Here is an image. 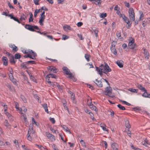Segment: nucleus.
<instances>
[{
  "label": "nucleus",
  "instance_id": "obj_1",
  "mask_svg": "<svg viewBox=\"0 0 150 150\" xmlns=\"http://www.w3.org/2000/svg\"><path fill=\"white\" fill-rule=\"evenodd\" d=\"M96 70L102 77H104L103 73L105 74L108 76H109L108 72H110L111 69L107 64L101 65L99 67H96Z\"/></svg>",
  "mask_w": 150,
  "mask_h": 150
},
{
  "label": "nucleus",
  "instance_id": "obj_2",
  "mask_svg": "<svg viewBox=\"0 0 150 150\" xmlns=\"http://www.w3.org/2000/svg\"><path fill=\"white\" fill-rule=\"evenodd\" d=\"M63 70L64 73L68 75V77L69 79L72 80L74 81H76V79L73 76L69 69L66 67H64L63 68Z\"/></svg>",
  "mask_w": 150,
  "mask_h": 150
},
{
  "label": "nucleus",
  "instance_id": "obj_3",
  "mask_svg": "<svg viewBox=\"0 0 150 150\" xmlns=\"http://www.w3.org/2000/svg\"><path fill=\"white\" fill-rule=\"evenodd\" d=\"M128 13L130 19L132 21H134L135 20V13L132 8H129L128 11Z\"/></svg>",
  "mask_w": 150,
  "mask_h": 150
},
{
  "label": "nucleus",
  "instance_id": "obj_4",
  "mask_svg": "<svg viewBox=\"0 0 150 150\" xmlns=\"http://www.w3.org/2000/svg\"><path fill=\"white\" fill-rule=\"evenodd\" d=\"M128 46L130 49H134L137 47V45L134 42V39L132 37L129 39V42L128 44Z\"/></svg>",
  "mask_w": 150,
  "mask_h": 150
},
{
  "label": "nucleus",
  "instance_id": "obj_5",
  "mask_svg": "<svg viewBox=\"0 0 150 150\" xmlns=\"http://www.w3.org/2000/svg\"><path fill=\"white\" fill-rule=\"evenodd\" d=\"M25 28L31 31H35L34 29L37 30L39 29V27L36 25H32L29 24H26L25 26Z\"/></svg>",
  "mask_w": 150,
  "mask_h": 150
},
{
  "label": "nucleus",
  "instance_id": "obj_6",
  "mask_svg": "<svg viewBox=\"0 0 150 150\" xmlns=\"http://www.w3.org/2000/svg\"><path fill=\"white\" fill-rule=\"evenodd\" d=\"M112 89L110 86L107 87L105 91L103 92L104 94L107 96H108L110 97H113V96L111 95Z\"/></svg>",
  "mask_w": 150,
  "mask_h": 150
},
{
  "label": "nucleus",
  "instance_id": "obj_7",
  "mask_svg": "<svg viewBox=\"0 0 150 150\" xmlns=\"http://www.w3.org/2000/svg\"><path fill=\"white\" fill-rule=\"evenodd\" d=\"M45 11H43L40 14V17L39 21V23L41 25H43V22L45 18Z\"/></svg>",
  "mask_w": 150,
  "mask_h": 150
},
{
  "label": "nucleus",
  "instance_id": "obj_8",
  "mask_svg": "<svg viewBox=\"0 0 150 150\" xmlns=\"http://www.w3.org/2000/svg\"><path fill=\"white\" fill-rule=\"evenodd\" d=\"M46 135L48 139L50 140L52 142H54L55 140V136L49 132H46Z\"/></svg>",
  "mask_w": 150,
  "mask_h": 150
},
{
  "label": "nucleus",
  "instance_id": "obj_9",
  "mask_svg": "<svg viewBox=\"0 0 150 150\" xmlns=\"http://www.w3.org/2000/svg\"><path fill=\"white\" fill-rule=\"evenodd\" d=\"M30 132V129H29L28 130V134H27V139L29 141H31L32 140V138L34 137H32L31 135V133Z\"/></svg>",
  "mask_w": 150,
  "mask_h": 150
},
{
  "label": "nucleus",
  "instance_id": "obj_10",
  "mask_svg": "<svg viewBox=\"0 0 150 150\" xmlns=\"http://www.w3.org/2000/svg\"><path fill=\"white\" fill-rule=\"evenodd\" d=\"M142 50L144 52V54L145 58L147 59H149V54L146 49L145 48H142Z\"/></svg>",
  "mask_w": 150,
  "mask_h": 150
},
{
  "label": "nucleus",
  "instance_id": "obj_11",
  "mask_svg": "<svg viewBox=\"0 0 150 150\" xmlns=\"http://www.w3.org/2000/svg\"><path fill=\"white\" fill-rule=\"evenodd\" d=\"M15 107L17 109V110H18L20 111V113L21 114H23L22 109L21 108H19V104L17 102H15Z\"/></svg>",
  "mask_w": 150,
  "mask_h": 150
},
{
  "label": "nucleus",
  "instance_id": "obj_12",
  "mask_svg": "<svg viewBox=\"0 0 150 150\" xmlns=\"http://www.w3.org/2000/svg\"><path fill=\"white\" fill-rule=\"evenodd\" d=\"M13 74H8L9 76L10 80L14 84L16 83V80L14 79L13 75Z\"/></svg>",
  "mask_w": 150,
  "mask_h": 150
},
{
  "label": "nucleus",
  "instance_id": "obj_13",
  "mask_svg": "<svg viewBox=\"0 0 150 150\" xmlns=\"http://www.w3.org/2000/svg\"><path fill=\"white\" fill-rule=\"evenodd\" d=\"M114 9L116 11V13L120 17L122 15V14L119 11L120 8H119L118 5H116L115 6Z\"/></svg>",
  "mask_w": 150,
  "mask_h": 150
},
{
  "label": "nucleus",
  "instance_id": "obj_14",
  "mask_svg": "<svg viewBox=\"0 0 150 150\" xmlns=\"http://www.w3.org/2000/svg\"><path fill=\"white\" fill-rule=\"evenodd\" d=\"M29 53L30 54L31 57V58L35 59V57L36 56L37 54H36L33 52L32 50H30V51H29Z\"/></svg>",
  "mask_w": 150,
  "mask_h": 150
},
{
  "label": "nucleus",
  "instance_id": "obj_15",
  "mask_svg": "<svg viewBox=\"0 0 150 150\" xmlns=\"http://www.w3.org/2000/svg\"><path fill=\"white\" fill-rule=\"evenodd\" d=\"M111 147L113 150H118L119 146L116 143H113L111 144Z\"/></svg>",
  "mask_w": 150,
  "mask_h": 150
},
{
  "label": "nucleus",
  "instance_id": "obj_16",
  "mask_svg": "<svg viewBox=\"0 0 150 150\" xmlns=\"http://www.w3.org/2000/svg\"><path fill=\"white\" fill-rule=\"evenodd\" d=\"M94 82L99 87H101L103 86V84L102 82L99 80H98L96 79L95 81H94Z\"/></svg>",
  "mask_w": 150,
  "mask_h": 150
},
{
  "label": "nucleus",
  "instance_id": "obj_17",
  "mask_svg": "<svg viewBox=\"0 0 150 150\" xmlns=\"http://www.w3.org/2000/svg\"><path fill=\"white\" fill-rule=\"evenodd\" d=\"M1 105L3 107L4 113H6V112H8L7 111L8 108L7 105L6 104L3 103H1Z\"/></svg>",
  "mask_w": 150,
  "mask_h": 150
},
{
  "label": "nucleus",
  "instance_id": "obj_18",
  "mask_svg": "<svg viewBox=\"0 0 150 150\" xmlns=\"http://www.w3.org/2000/svg\"><path fill=\"white\" fill-rule=\"evenodd\" d=\"M2 61L3 64L5 66H7L8 65V60L7 58L5 57H2Z\"/></svg>",
  "mask_w": 150,
  "mask_h": 150
},
{
  "label": "nucleus",
  "instance_id": "obj_19",
  "mask_svg": "<svg viewBox=\"0 0 150 150\" xmlns=\"http://www.w3.org/2000/svg\"><path fill=\"white\" fill-rule=\"evenodd\" d=\"M48 69V70H49L54 73H56L57 72V69L54 67H49Z\"/></svg>",
  "mask_w": 150,
  "mask_h": 150
},
{
  "label": "nucleus",
  "instance_id": "obj_20",
  "mask_svg": "<svg viewBox=\"0 0 150 150\" xmlns=\"http://www.w3.org/2000/svg\"><path fill=\"white\" fill-rule=\"evenodd\" d=\"M21 119L23 122H25L27 121V119L26 117V115L23 113L21 114Z\"/></svg>",
  "mask_w": 150,
  "mask_h": 150
},
{
  "label": "nucleus",
  "instance_id": "obj_21",
  "mask_svg": "<svg viewBox=\"0 0 150 150\" xmlns=\"http://www.w3.org/2000/svg\"><path fill=\"white\" fill-rule=\"evenodd\" d=\"M92 30L93 32L95 33V35L96 37H98V28H97L96 27H93L92 28Z\"/></svg>",
  "mask_w": 150,
  "mask_h": 150
},
{
  "label": "nucleus",
  "instance_id": "obj_22",
  "mask_svg": "<svg viewBox=\"0 0 150 150\" xmlns=\"http://www.w3.org/2000/svg\"><path fill=\"white\" fill-rule=\"evenodd\" d=\"M9 47L12 48L13 50L15 52L17 51L18 49L17 47L13 44H11L9 45Z\"/></svg>",
  "mask_w": 150,
  "mask_h": 150
},
{
  "label": "nucleus",
  "instance_id": "obj_23",
  "mask_svg": "<svg viewBox=\"0 0 150 150\" xmlns=\"http://www.w3.org/2000/svg\"><path fill=\"white\" fill-rule=\"evenodd\" d=\"M137 87L139 90H141L142 91H146V89L145 88L140 84H137Z\"/></svg>",
  "mask_w": 150,
  "mask_h": 150
},
{
  "label": "nucleus",
  "instance_id": "obj_24",
  "mask_svg": "<svg viewBox=\"0 0 150 150\" xmlns=\"http://www.w3.org/2000/svg\"><path fill=\"white\" fill-rule=\"evenodd\" d=\"M120 17L122 18L123 20L125 23H126L129 21V19L127 17H126L124 14H122V15Z\"/></svg>",
  "mask_w": 150,
  "mask_h": 150
},
{
  "label": "nucleus",
  "instance_id": "obj_25",
  "mask_svg": "<svg viewBox=\"0 0 150 150\" xmlns=\"http://www.w3.org/2000/svg\"><path fill=\"white\" fill-rule=\"evenodd\" d=\"M8 16L10 17L11 19H13L15 21H17L18 23H21L20 22L18 18L13 17L12 15L9 14L8 15Z\"/></svg>",
  "mask_w": 150,
  "mask_h": 150
},
{
  "label": "nucleus",
  "instance_id": "obj_26",
  "mask_svg": "<svg viewBox=\"0 0 150 150\" xmlns=\"http://www.w3.org/2000/svg\"><path fill=\"white\" fill-rule=\"evenodd\" d=\"M42 105L45 111L47 113H49V111L47 108V104L44 103L42 104Z\"/></svg>",
  "mask_w": 150,
  "mask_h": 150
},
{
  "label": "nucleus",
  "instance_id": "obj_27",
  "mask_svg": "<svg viewBox=\"0 0 150 150\" xmlns=\"http://www.w3.org/2000/svg\"><path fill=\"white\" fill-rule=\"evenodd\" d=\"M116 35L117 38L121 41L123 40V38L121 36V33L119 31H117L116 33Z\"/></svg>",
  "mask_w": 150,
  "mask_h": 150
},
{
  "label": "nucleus",
  "instance_id": "obj_28",
  "mask_svg": "<svg viewBox=\"0 0 150 150\" xmlns=\"http://www.w3.org/2000/svg\"><path fill=\"white\" fill-rule=\"evenodd\" d=\"M100 127L104 131H108V129L106 128V125L104 123H101L100 124Z\"/></svg>",
  "mask_w": 150,
  "mask_h": 150
},
{
  "label": "nucleus",
  "instance_id": "obj_29",
  "mask_svg": "<svg viewBox=\"0 0 150 150\" xmlns=\"http://www.w3.org/2000/svg\"><path fill=\"white\" fill-rule=\"evenodd\" d=\"M4 114L7 116L9 120H13V117L8 112H6Z\"/></svg>",
  "mask_w": 150,
  "mask_h": 150
},
{
  "label": "nucleus",
  "instance_id": "obj_30",
  "mask_svg": "<svg viewBox=\"0 0 150 150\" xmlns=\"http://www.w3.org/2000/svg\"><path fill=\"white\" fill-rule=\"evenodd\" d=\"M117 65L120 67L122 68L123 67V62L122 61L119 60L117 61L116 62Z\"/></svg>",
  "mask_w": 150,
  "mask_h": 150
},
{
  "label": "nucleus",
  "instance_id": "obj_31",
  "mask_svg": "<svg viewBox=\"0 0 150 150\" xmlns=\"http://www.w3.org/2000/svg\"><path fill=\"white\" fill-rule=\"evenodd\" d=\"M111 50L112 53H113L115 55H117V52L115 46H112L111 48Z\"/></svg>",
  "mask_w": 150,
  "mask_h": 150
},
{
  "label": "nucleus",
  "instance_id": "obj_32",
  "mask_svg": "<svg viewBox=\"0 0 150 150\" xmlns=\"http://www.w3.org/2000/svg\"><path fill=\"white\" fill-rule=\"evenodd\" d=\"M10 62L12 64H14L15 61L14 60V57L12 55H10Z\"/></svg>",
  "mask_w": 150,
  "mask_h": 150
},
{
  "label": "nucleus",
  "instance_id": "obj_33",
  "mask_svg": "<svg viewBox=\"0 0 150 150\" xmlns=\"http://www.w3.org/2000/svg\"><path fill=\"white\" fill-rule=\"evenodd\" d=\"M90 108L92 110L96 111V107L94 106L91 102L90 104L89 103Z\"/></svg>",
  "mask_w": 150,
  "mask_h": 150
},
{
  "label": "nucleus",
  "instance_id": "obj_34",
  "mask_svg": "<svg viewBox=\"0 0 150 150\" xmlns=\"http://www.w3.org/2000/svg\"><path fill=\"white\" fill-rule=\"evenodd\" d=\"M128 90L132 92L135 93H137L138 91V90L137 89L133 88H129Z\"/></svg>",
  "mask_w": 150,
  "mask_h": 150
},
{
  "label": "nucleus",
  "instance_id": "obj_35",
  "mask_svg": "<svg viewBox=\"0 0 150 150\" xmlns=\"http://www.w3.org/2000/svg\"><path fill=\"white\" fill-rule=\"evenodd\" d=\"M125 125L126 127L128 129H129L130 127V125L129 124V121L127 119H126L125 120Z\"/></svg>",
  "mask_w": 150,
  "mask_h": 150
},
{
  "label": "nucleus",
  "instance_id": "obj_36",
  "mask_svg": "<svg viewBox=\"0 0 150 150\" xmlns=\"http://www.w3.org/2000/svg\"><path fill=\"white\" fill-rule=\"evenodd\" d=\"M26 18V16L24 14H23L21 15V16L20 18V20L22 21H25Z\"/></svg>",
  "mask_w": 150,
  "mask_h": 150
},
{
  "label": "nucleus",
  "instance_id": "obj_37",
  "mask_svg": "<svg viewBox=\"0 0 150 150\" xmlns=\"http://www.w3.org/2000/svg\"><path fill=\"white\" fill-rule=\"evenodd\" d=\"M63 28L64 30L65 31H67L68 30H69L71 28L68 25H64L63 26Z\"/></svg>",
  "mask_w": 150,
  "mask_h": 150
},
{
  "label": "nucleus",
  "instance_id": "obj_38",
  "mask_svg": "<svg viewBox=\"0 0 150 150\" xmlns=\"http://www.w3.org/2000/svg\"><path fill=\"white\" fill-rule=\"evenodd\" d=\"M47 77L48 78L50 77L52 78H56V76L53 74H49L47 75Z\"/></svg>",
  "mask_w": 150,
  "mask_h": 150
},
{
  "label": "nucleus",
  "instance_id": "obj_39",
  "mask_svg": "<svg viewBox=\"0 0 150 150\" xmlns=\"http://www.w3.org/2000/svg\"><path fill=\"white\" fill-rule=\"evenodd\" d=\"M107 14L106 13H100L99 15L100 17L101 18H105L107 16Z\"/></svg>",
  "mask_w": 150,
  "mask_h": 150
},
{
  "label": "nucleus",
  "instance_id": "obj_40",
  "mask_svg": "<svg viewBox=\"0 0 150 150\" xmlns=\"http://www.w3.org/2000/svg\"><path fill=\"white\" fill-rule=\"evenodd\" d=\"M84 57L88 62H89L90 61V55L89 54H85Z\"/></svg>",
  "mask_w": 150,
  "mask_h": 150
},
{
  "label": "nucleus",
  "instance_id": "obj_41",
  "mask_svg": "<svg viewBox=\"0 0 150 150\" xmlns=\"http://www.w3.org/2000/svg\"><path fill=\"white\" fill-rule=\"evenodd\" d=\"M117 106L121 110H125V107L120 104H118Z\"/></svg>",
  "mask_w": 150,
  "mask_h": 150
},
{
  "label": "nucleus",
  "instance_id": "obj_42",
  "mask_svg": "<svg viewBox=\"0 0 150 150\" xmlns=\"http://www.w3.org/2000/svg\"><path fill=\"white\" fill-rule=\"evenodd\" d=\"M126 23L127 25V28L128 29H129L131 26L132 22H131L129 20V21L126 22Z\"/></svg>",
  "mask_w": 150,
  "mask_h": 150
},
{
  "label": "nucleus",
  "instance_id": "obj_43",
  "mask_svg": "<svg viewBox=\"0 0 150 150\" xmlns=\"http://www.w3.org/2000/svg\"><path fill=\"white\" fill-rule=\"evenodd\" d=\"M144 93L142 95V96L145 97L147 98L148 97V93L146 92V91H144Z\"/></svg>",
  "mask_w": 150,
  "mask_h": 150
},
{
  "label": "nucleus",
  "instance_id": "obj_44",
  "mask_svg": "<svg viewBox=\"0 0 150 150\" xmlns=\"http://www.w3.org/2000/svg\"><path fill=\"white\" fill-rule=\"evenodd\" d=\"M33 127H32V128H31V130L30 129V132L31 133V135L32 137H35V131L33 130Z\"/></svg>",
  "mask_w": 150,
  "mask_h": 150
},
{
  "label": "nucleus",
  "instance_id": "obj_45",
  "mask_svg": "<svg viewBox=\"0 0 150 150\" xmlns=\"http://www.w3.org/2000/svg\"><path fill=\"white\" fill-rule=\"evenodd\" d=\"M69 37L68 36L65 35H62V40H65L69 38Z\"/></svg>",
  "mask_w": 150,
  "mask_h": 150
},
{
  "label": "nucleus",
  "instance_id": "obj_46",
  "mask_svg": "<svg viewBox=\"0 0 150 150\" xmlns=\"http://www.w3.org/2000/svg\"><path fill=\"white\" fill-rule=\"evenodd\" d=\"M40 9H36L34 13V16L35 17H36Z\"/></svg>",
  "mask_w": 150,
  "mask_h": 150
},
{
  "label": "nucleus",
  "instance_id": "obj_47",
  "mask_svg": "<svg viewBox=\"0 0 150 150\" xmlns=\"http://www.w3.org/2000/svg\"><path fill=\"white\" fill-rule=\"evenodd\" d=\"M89 114L90 115L91 118L93 120H94L95 119L94 115L93 113L91 111L90 113L89 112Z\"/></svg>",
  "mask_w": 150,
  "mask_h": 150
},
{
  "label": "nucleus",
  "instance_id": "obj_48",
  "mask_svg": "<svg viewBox=\"0 0 150 150\" xmlns=\"http://www.w3.org/2000/svg\"><path fill=\"white\" fill-rule=\"evenodd\" d=\"M35 97L36 99L38 100V102L39 103H41V101L40 100V98L37 95H35Z\"/></svg>",
  "mask_w": 150,
  "mask_h": 150
},
{
  "label": "nucleus",
  "instance_id": "obj_49",
  "mask_svg": "<svg viewBox=\"0 0 150 150\" xmlns=\"http://www.w3.org/2000/svg\"><path fill=\"white\" fill-rule=\"evenodd\" d=\"M21 56L19 54H16L15 55V58L16 59H18L21 58Z\"/></svg>",
  "mask_w": 150,
  "mask_h": 150
},
{
  "label": "nucleus",
  "instance_id": "obj_50",
  "mask_svg": "<svg viewBox=\"0 0 150 150\" xmlns=\"http://www.w3.org/2000/svg\"><path fill=\"white\" fill-rule=\"evenodd\" d=\"M140 16L139 17V20H142L143 19V18L144 16V15L142 12H141L140 13Z\"/></svg>",
  "mask_w": 150,
  "mask_h": 150
},
{
  "label": "nucleus",
  "instance_id": "obj_51",
  "mask_svg": "<svg viewBox=\"0 0 150 150\" xmlns=\"http://www.w3.org/2000/svg\"><path fill=\"white\" fill-rule=\"evenodd\" d=\"M4 124L5 126L6 127H8L9 125V124L8 121L7 120H5L4 122Z\"/></svg>",
  "mask_w": 150,
  "mask_h": 150
},
{
  "label": "nucleus",
  "instance_id": "obj_52",
  "mask_svg": "<svg viewBox=\"0 0 150 150\" xmlns=\"http://www.w3.org/2000/svg\"><path fill=\"white\" fill-rule=\"evenodd\" d=\"M71 93H70V94H71V99L74 101L75 100V96L74 93L72 92H71Z\"/></svg>",
  "mask_w": 150,
  "mask_h": 150
},
{
  "label": "nucleus",
  "instance_id": "obj_53",
  "mask_svg": "<svg viewBox=\"0 0 150 150\" xmlns=\"http://www.w3.org/2000/svg\"><path fill=\"white\" fill-rule=\"evenodd\" d=\"M50 129L53 133L57 134L56 131L55 129H54L52 127H51L50 128Z\"/></svg>",
  "mask_w": 150,
  "mask_h": 150
},
{
  "label": "nucleus",
  "instance_id": "obj_54",
  "mask_svg": "<svg viewBox=\"0 0 150 150\" xmlns=\"http://www.w3.org/2000/svg\"><path fill=\"white\" fill-rule=\"evenodd\" d=\"M30 79L34 82H36V79L33 77L31 75H30Z\"/></svg>",
  "mask_w": 150,
  "mask_h": 150
},
{
  "label": "nucleus",
  "instance_id": "obj_55",
  "mask_svg": "<svg viewBox=\"0 0 150 150\" xmlns=\"http://www.w3.org/2000/svg\"><path fill=\"white\" fill-rule=\"evenodd\" d=\"M8 71L9 72L8 74H13V71L11 67H9L8 68Z\"/></svg>",
  "mask_w": 150,
  "mask_h": 150
},
{
  "label": "nucleus",
  "instance_id": "obj_56",
  "mask_svg": "<svg viewBox=\"0 0 150 150\" xmlns=\"http://www.w3.org/2000/svg\"><path fill=\"white\" fill-rule=\"evenodd\" d=\"M25 55L24 56V58H27L28 57H29L31 58V56L30 54H29V53Z\"/></svg>",
  "mask_w": 150,
  "mask_h": 150
},
{
  "label": "nucleus",
  "instance_id": "obj_57",
  "mask_svg": "<svg viewBox=\"0 0 150 150\" xmlns=\"http://www.w3.org/2000/svg\"><path fill=\"white\" fill-rule=\"evenodd\" d=\"M32 121L33 124H35V125H37V122L35 121L34 118L33 117L32 118Z\"/></svg>",
  "mask_w": 150,
  "mask_h": 150
},
{
  "label": "nucleus",
  "instance_id": "obj_58",
  "mask_svg": "<svg viewBox=\"0 0 150 150\" xmlns=\"http://www.w3.org/2000/svg\"><path fill=\"white\" fill-rule=\"evenodd\" d=\"M50 121L53 123L54 124L55 123V121L54 120V118H51L50 117Z\"/></svg>",
  "mask_w": 150,
  "mask_h": 150
},
{
  "label": "nucleus",
  "instance_id": "obj_59",
  "mask_svg": "<svg viewBox=\"0 0 150 150\" xmlns=\"http://www.w3.org/2000/svg\"><path fill=\"white\" fill-rule=\"evenodd\" d=\"M124 4L125 6H126L128 8H129V7L130 5L129 3L127 2L126 1H125L124 2Z\"/></svg>",
  "mask_w": 150,
  "mask_h": 150
},
{
  "label": "nucleus",
  "instance_id": "obj_60",
  "mask_svg": "<svg viewBox=\"0 0 150 150\" xmlns=\"http://www.w3.org/2000/svg\"><path fill=\"white\" fill-rule=\"evenodd\" d=\"M145 141L144 142H142V144L144 145H146V144H145V143L146 144H148V140L146 138L145 139Z\"/></svg>",
  "mask_w": 150,
  "mask_h": 150
},
{
  "label": "nucleus",
  "instance_id": "obj_61",
  "mask_svg": "<svg viewBox=\"0 0 150 150\" xmlns=\"http://www.w3.org/2000/svg\"><path fill=\"white\" fill-rule=\"evenodd\" d=\"M122 103H124V104H126L127 105L129 106L130 105V104L129 103L126 102V101L122 100Z\"/></svg>",
  "mask_w": 150,
  "mask_h": 150
},
{
  "label": "nucleus",
  "instance_id": "obj_62",
  "mask_svg": "<svg viewBox=\"0 0 150 150\" xmlns=\"http://www.w3.org/2000/svg\"><path fill=\"white\" fill-rule=\"evenodd\" d=\"M103 144L105 149H107L108 147L107 143L106 141L103 142Z\"/></svg>",
  "mask_w": 150,
  "mask_h": 150
},
{
  "label": "nucleus",
  "instance_id": "obj_63",
  "mask_svg": "<svg viewBox=\"0 0 150 150\" xmlns=\"http://www.w3.org/2000/svg\"><path fill=\"white\" fill-rule=\"evenodd\" d=\"M52 147L54 150H55L57 148V147L54 144H51Z\"/></svg>",
  "mask_w": 150,
  "mask_h": 150
},
{
  "label": "nucleus",
  "instance_id": "obj_64",
  "mask_svg": "<svg viewBox=\"0 0 150 150\" xmlns=\"http://www.w3.org/2000/svg\"><path fill=\"white\" fill-rule=\"evenodd\" d=\"M21 98L24 102H26V99L24 96H21Z\"/></svg>",
  "mask_w": 150,
  "mask_h": 150
}]
</instances>
